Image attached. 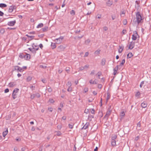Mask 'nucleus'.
<instances>
[{
    "mask_svg": "<svg viewBox=\"0 0 151 151\" xmlns=\"http://www.w3.org/2000/svg\"><path fill=\"white\" fill-rule=\"evenodd\" d=\"M136 21L135 22H137L138 24L141 22V21L143 20L142 18L140 13L139 12H137L136 14Z\"/></svg>",
    "mask_w": 151,
    "mask_h": 151,
    "instance_id": "nucleus-1",
    "label": "nucleus"
},
{
    "mask_svg": "<svg viewBox=\"0 0 151 151\" xmlns=\"http://www.w3.org/2000/svg\"><path fill=\"white\" fill-rule=\"evenodd\" d=\"M111 108V106H110L109 107V108L108 110L106 112V114L104 117V118L106 119L107 120L108 119V117H109V115H110V114L111 113V110H110Z\"/></svg>",
    "mask_w": 151,
    "mask_h": 151,
    "instance_id": "nucleus-2",
    "label": "nucleus"
},
{
    "mask_svg": "<svg viewBox=\"0 0 151 151\" xmlns=\"http://www.w3.org/2000/svg\"><path fill=\"white\" fill-rule=\"evenodd\" d=\"M14 69L15 70H17L18 72H21L23 71V68H22L21 67H20L19 66H14Z\"/></svg>",
    "mask_w": 151,
    "mask_h": 151,
    "instance_id": "nucleus-3",
    "label": "nucleus"
},
{
    "mask_svg": "<svg viewBox=\"0 0 151 151\" xmlns=\"http://www.w3.org/2000/svg\"><path fill=\"white\" fill-rule=\"evenodd\" d=\"M35 47H37V48H34V47L32 46V49H33L31 52L33 54H35L36 53V51L38 50L39 48L38 46L34 45Z\"/></svg>",
    "mask_w": 151,
    "mask_h": 151,
    "instance_id": "nucleus-4",
    "label": "nucleus"
},
{
    "mask_svg": "<svg viewBox=\"0 0 151 151\" xmlns=\"http://www.w3.org/2000/svg\"><path fill=\"white\" fill-rule=\"evenodd\" d=\"M65 48V47H64L63 45H60L57 48V51L58 52H60L63 50Z\"/></svg>",
    "mask_w": 151,
    "mask_h": 151,
    "instance_id": "nucleus-5",
    "label": "nucleus"
},
{
    "mask_svg": "<svg viewBox=\"0 0 151 151\" xmlns=\"http://www.w3.org/2000/svg\"><path fill=\"white\" fill-rule=\"evenodd\" d=\"M16 8V6H15L13 5L12 6H9V8L8 9V12H9L11 13L12 12L13 10L14 9H15Z\"/></svg>",
    "mask_w": 151,
    "mask_h": 151,
    "instance_id": "nucleus-6",
    "label": "nucleus"
},
{
    "mask_svg": "<svg viewBox=\"0 0 151 151\" xmlns=\"http://www.w3.org/2000/svg\"><path fill=\"white\" fill-rule=\"evenodd\" d=\"M134 42H131L129 46V49L130 50L133 49L134 47Z\"/></svg>",
    "mask_w": 151,
    "mask_h": 151,
    "instance_id": "nucleus-7",
    "label": "nucleus"
},
{
    "mask_svg": "<svg viewBox=\"0 0 151 151\" xmlns=\"http://www.w3.org/2000/svg\"><path fill=\"white\" fill-rule=\"evenodd\" d=\"M64 37L63 36H60L59 38L56 39L57 40V42L58 43H60L62 41V40L63 39Z\"/></svg>",
    "mask_w": 151,
    "mask_h": 151,
    "instance_id": "nucleus-8",
    "label": "nucleus"
},
{
    "mask_svg": "<svg viewBox=\"0 0 151 151\" xmlns=\"http://www.w3.org/2000/svg\"><path fill=\"white\" fill-rule=\"evenodd\" d=\"M16 23V21H11L8 22V25L10 26H14Z\"/></svg>",
    "mask_w": 151,
    "mask_h": 151,
    "instance_id": "nucleus-9",
    "label": "nucleus"
},
{
    "mask_svg": "<svg viewBox=\"0 0 151 151\" xmlns=\"http://www.w3.org/2000/svg\"><path fill=\"white\" fill-rule=\"evenodd\" d=\"M147 103L146 102L144 101L141 103V106L143 108H145L147 106Z\"/></svg>",
    "mask_w": 151,
    "mask_h": 151,
    "instance_id": "nucleus-10",
    "label": "nucleus"
},
{
    "mask_svg": "<svg viewBox=\"0 0 151 151\" xmlns=\"http://www.w3.org/2000/svg\"><path fill=\"white\" fill-rule=\"evenodd\" d=\"M113 2L110 0H109L106 3L107 5L109 6H110L112 4Z\"/></svg>",
    "mask_w": 151,
    "mask_h": 151,
    "instance_id": "nucleus-11",
    "label": "nucleus"
},
{
    "mask_svg": "<svg viewBox=\"0 0 151 151\" xmlns=\"http://www.w3.org/2000/svg\"><path fill=\"white\" fill-rule=\"evenodd\" d=\"M30 55L29 54H26L25 55L24 59L26 60H28L30 58Z\"/></svg>",
    "mask_w": 151,
    "mask_h": 151,
    "instance_id": "nucleus-12",
    "label": "nucleus"
},
{
    "mask_svg": "<svg viewBox=\"0 0 151 151\" xmlns=\"http://www.w3.org/2000/svg\"><path fill=\"white\" fill-rule=\"evenodd\" d=\"M119 49L118 50V52L119 53H121L123 50L124 47L123 46V47L122 46H121L120 45L119 46Z\"/></svg>",
    "mask_w": 151,
    "mask_h": 151,
    "instance_id": "nucleus-13",
    "label": "nucleus"
},
{
    "mask_svg": "<svg viewBox=\"0 0 151 151\" xmlns=\"http://www.w3.org/2000/svg\"><path fill=\"white\" fill-rule=\"evenodd\" d=\"M89 124V123H86L85 125L83 126V127L82 128V129H86L88 127V126Z\"/></svg>",
    "mask_w": 151,
    "mask_h": 151,
    "instance_id": "nucleus-14",
    "label": "nucleus"
},
{
    "mask_svg": "<svg viewBox=\"0 0 151 151\" xmlns=\"http://www.w3.org/2000/svg\"><path fill=\"white\" fill-rule=\"evenodd\" d=\"M8 132V129L7 128L6 130L4 131L3 133V136L4 137H5L7 134Z\"/></svg>",
    "mask_w": 151,
    "mask_h": 151,
    "instance_id": "nucleus-15",
    "label": "nucleus"
},
{
    "mask_svg": "<svg viewBox=\"0 0 151 151\" xmlns=\"http://www.w3.org/2000/svg\"><path fill=\"white\" fill-rule=\"evenodd\" d=\"M9 85L10 87H13L16 85V84L14 82H11L9 83Z\"/></svg>",
    "mask_w": 151,
    "mask_h": 151,
    "instance_id": "nucleus-16",
    "label": "nucleus"
},
{
    "mask_svg": "<svg viewBox=\"0 0 151 151\" xmlns=\"http://www.w3.org/2000/svg\"><path fill=\"white\" fill-rule=\"evenodd\" d=\"M26 36H27L28 37L30 38V39H29V41L32 40V39H33L35 37V36H29V35H26Z\"/></svg>",
    "mask_w": 151,
    "mask_h": 151,
    "instance_id": "nucleus-17",
    "label": "nucleus"
},
{
    "mask_svg": "<svg viewBox=\"0 0 151 151\" xmlns=\"http://www.w3.org/2000/svg\"><path fill=\"white\" fill-rule=\"evenodd\" d=\"M7 6V5L5 4H4V3L0 4V7L2 8H4V7H6Z\"/></svg>",
    "mask_w": 151,
    "mask_h": 151,
    "instance_id": "nucleus-18",
    "label": "nucleus"
},
{
    "mask_svg": "<svg viewBox=\"0 0 151 151\" xmlns=\"http://www.w3.org/2000/svg\"><path fill=\"white\" fill-rule=\"evenodd\" d=\"M111 145L113 146H115L116 145V141L115 140H112L111 142Z\"/></svg>",
    "mask_w": 151,
    "mask_h": 151,
    "instance_id": "nucleus-19",
    "label": "nucleus"
},
{
    "mask_svg": "<svg viewBox=\"0 0 151 151\" xmlns=\"http://www.w3.org/2000/svg\"><path fill=\"white\" fill-rule=\"evenodd\" d=\"M89 83L91 84H97V83L96 81V80L93 81L92 80H90Z\"/></svg>",
    "mask_w": 151,
    "mask_h": 151,
    "instance_id": "nucleus-20",
    "label": "nucleus"
},
{
    "mask_svg": "<svg viewBox=\"0 0 151 151\" xmlns=\"http://www.w3.org/2000/svg\"><path fill=\"white\" fill-rule=\"evenodd\" d=\"M19 90L18 88H15L14 89L13 93L16 94V93L18 92Z\"/></svg>",
    "mask_w": 151,
    "mask_h": 151,
    "instance_id": "nucleus-21",
    "label": "nucleus"
},
{
    "mask_svg": "<svg viewBox=\"0 0 151 151\" xmlns=\"http://www.w3.org/2000/svg\"><path fill=\"white\" fill-rule=\"evenodd\" d=\"M133 56L132 52H129L127 55V58H130Z\"/></svg>",
    "mask_w": 151,
    "mask_h": 151,
    "instance_id": "nucleus-22",
    "label": "nucleus"
},
{
    "mask_svg": "<svg viewBox=\"0 0 151 151\" xmlns=\"http://www.w3.org/2000/svg\"><path fill=\"white\" fill-rule=\"evenodd\" d=\"M25 54L23 53H20L19 55V57L22 58H24Z\"/></svg>",
    "mask_w": 151,
    "mask_h": 151,
    "instance_id": "nucleus-23",
    "label": "nucleus"
},
{
    "mask_svg": "<svg viewBox=\"0 0 151 151\" xmlns=\"http://www.w3.org/2000/svg\"><path fill=\"white\" fill-rule=\"evenodd\" d=\"M117 136L116 135H112L111 136V139L112 140H115V139L117 138Z\"/></svg>",
    "mask_w": 151,
    "mask_h": 151,
    "instance_id": "nucleus-24",
    "label": "nucleus"
},
{
    "mask_svg": "<svg viewBox=\"0 0 151 151\" xmlns=\"http://www.w3.org/2000/svg\"><path fill=\"white\" fill-rule=\"evenodd\" d=\"M105 62H106L105 59L104 58H103L102 60V61L101 62V64L102 65H104L105 64Z\"/></svg>",
    "mask_w": 151,
    "mask_h": 151,
    "instance_id": "nucleus-25",
    "label": "nucleus"
},
{
    "mask_svg": "<svg viewBox=\"0 0 151 151\" xmlns=\"http://www.w3.org/2000/svg\"><path fill=\"white\" fill-rule=\"evenodd\" d=\"M51 46L52 49H53L56 47L55 43L52 42Z\"/></svg>",
    "mask_w": 151,
    "mask_h": 151,
    "instance_id": "nucleus-26",
    "label": "nucleus"
},
{
    "mask_svg": "<svg viewBox=\"0 0 151 151\" xmlns=\"http://www.w3.org/2000/svg\"><path fill=\"white\" fill-rule=\"evenodd\" d=\"M137 35H135L134 34L132 35V39L133 40H135L137 39Z\"/></svg>",
    "mask_w": 151,
    "mask_h": 151,
    "instance_id": "nucleus-27",
    "label": "nucleus"
},
{
    "mask_svg": "<svg viewBox=\"0 0 151 151\" xmlns=\"http://www.w3.org/2000/svg\"><path fill=\"white\" fill-rule=\"evenodd\" d=\"M43 24L42 23H40L39 24H38L37 27V28H41L43 27Z\"/></svg>",
    "mask_w": 151,
    "mask_h": 151,
    "instance_id": "nucleus-28",
    "label": "nucleus"
},
{
    "mask_svg": "<svg viewBox=\"0 0 151 151\" xmlns=\"http://www.w3.org/2000/svg\"><path fill=\"white\" fill-rule=\"evenodd\" d=\"M48 28L47 27H45L42 29V31L43 32H46L47 31Z\"/></svg>",
    "mask_w": 151,
    "mask_h": 151,
    "instance_id": "nucleus-29",
    "label": "nucleus"
},
{
    "mask_svg": "<svg viewBox=\"0 0 151 151\" xmlns=\"http://www.w3.org/2000/svg\"><path fill=\"white\" fill-rule=\"evenodd\" d=\"M35 94V97L38 98H40L41 96L40 94L39 93H36Z\"/></svg>",
    "mask_w": 151,
    "mask_h": 151,
    "instance_id": "nucleus-30",
    "label": "nucleus"
},
{
    "mask_svg": "<svg viewBox=\"0 0 151 151\" xmlns=\"http://www.w3.org/2000/svg\"><path fill=\"white\" fill-rule=\"evenodd\" d=\"M40 67L44 69H45L47 67V66L44 65H40Z\"/></svg>",
    "mask_w": 151,
    "mask_h": 151,
    "instance_id": "nucleus-31",
    "label": "nucleus"
},
{
    "mask_svg": "<svg viewBox=\"0 0 151 151\" xmlns=\"http://www.w3.org/2000/svg\"><path fill=\"white\" fill-rule=\"evenodd\" d=\"M140 92L138 91L135 94V96L139 98L140 96Z\"/></svg>",
    "mask_w": 151,
    "mask_h": 151,
    "instance_id": "nucleus-32",
    "label": "nucleus"
},
{
    "mask_svg": "<svg viewBox=\"0 0 151 151\" xmlns=\"http://www.w3.org/2000/svg\"><path fill=\"white\" fill-rule=\"evenodd\" d=\"M70 14L72 15H74L75 14V12L74 10H72L70 12Z\"/></svg>",
    "mask_w": 151,
    "mask_h": 151,
    "instance_id": "nucleus-33",
    "label": "nucleus"
},
{
    "mask_svg": "<svg viewBox=\"0 0 151 151\" xmlns=\"http://www.w3.org/2000/svg\"><path fill=\"white\" fill-rule=\"evenodd\" d=\"M32 77L31 76H28L27 78V81L29 82L32 79Z\"/></svg>",
    "mask_w": 151,
    "mask_h": 151,
    "instance_id": "nucleus-34",
    "label": "nucleus"
},
{
    "mask_svg": "<svg viewBox=\"0 0 151 151\" xmlns=\"http://www.w3.org/2000/svg\"><path fill=\"white\" fill-rule=\"evenodd\" d=\"M69 127L70 128L72 129L73 127V124L72 123L71 124H69L68 125Z\"/></svg>",
    "mask_w": 151,
    "mask_h": 151,
    "instance_id": "nucleus-35",
    "label": "nucleus"
},
{
    "mask_svg": "<svg viewBox=\"0 0 151 151\" xmlns=\"http://www.w3.org/2000/svg\"><path fill=\"white\" fill-rule=\"evenodd\" d=\"M125 62V60L124 59H123L122 60V62L120 64V65H123Z\"/></svg>",
    "mask_w": 151,
    "mask_h": 151,
    "instance_id": "nucleus-36",
    "label": "nucleus"
},
{
    "mask_svg": "<svg viewBox=\"0 0 151 151\" xmlns=\"http://www.w3.org/2000/svg\"><path fill=\"white\" fill-rule=\"evenodd\" d=\"M110 94L109 93H108L107 97L106 98V101H108V100L110 99Z\"/></svg>",
    "mask_w": 151,
    "mask_h": 151,
    "instance_id": "nucleus-37",
    "label": "nucleus"
},
{
    "mask_svg": "<svg viewBox=\"0 0 151 151\" xmlns=\"http://www.w3.org/2000/svg\"><path fill=\"white\" fill-rule=\"evenodd\" d=\"M12 96L14 99H15L17 98L16 94L13 93Z\"/></svg>",
    "mask_w": 151,
    "mask_h": 151,
    "instance_id": "nucleus-38",
    "label": "nucleus"
},
{
    "mask_svg": "<svg viewBox=\"0 0 151 151\" xmlns=\"http://www.w3.org/2000/svg\"><path fill=\"white\" fill-rule=\"evenodd\" d=\"M100 50H96V51H95L94 53L96 55H99V53H100Z\"/></svg>",
    "mask_w": 151,
    "mask_h": 151,
    "instance_id": "nucleus-39",
    "label": "nucleus"
},
{
    "mask_svg": "<svg viewBox=\"0 0 151 151\" xmlns=\"http://www.w3.org/2000/svg\"><path fill=\"white\" fill-rule=\"evenodd\" d=\"M141 126V124L140 122H139L137 124V127H140Z\"/></svg>",
    "mask_w": 151,
    "mask_h": 151,
    "instance_id": "nucleus-40",
    "label": "nucleus"
},
{
    "mask_svg": "<svg viewBox=\"0 0 151 151\" xmlns=\"http://www.w3.org/2000/svg\"><path fill=\"white\" fill-rule=\"evenodd\" d=\"M72 88L71 86H69L67 89V91L68 92H70L72 91Z\"/></svg>",
    "mask_w": 151,
    "mask_h": 151,
    "instance_id": "nucleus-41",
    "label": "nucleus"
},
{
    "mask_svg": "<svg viewBox=\"0 0 151 151\" xmlns=\"http://www.w3.org/2000/svg\"><path fill=\"white\" fill-rule=\"evenodd\" d=\"M90 42V40L89 39H88L85 41V43L86 44H88Z\"/></svg>",
    "mask_w": 151,
    "mask_h": 151,
    "instance_id": "nucleus-42",
    "label": "nucleus"
},
{
    "mask_svg": "<svg viewBox=\"0 0 151 151\" xmlns=\"http://www.w3.org/2000/svg\"><path fill=\"white\" fill-rule=\"evenodd\" d=\"M5 32V30L4 29H1L0 32L1 33L3 34Z\"/></svg>",
    "mask_w": 151,
    "mask_h": 151,
    "instance_id": "nucleus-43",
    "label": "nucleus"
},
{
    "mask_svg": "<svg viewBox=\"0 0 151 151\" xmlns=\"http://www.w3.org/2000/svg\"><path fill=\"white\" fill-rule=\"evenodd\" d=\"M35 97V94H33L32 95H31L30 96V98L32 99H34V98Z\"/></svg>",
    "mask_w": 151,
    "mask_h": 151,
    "instance_id": "nucleus-44",
    "label": "nucleus"
},
{
    "mask_svg": "<svg viewBox=\"0 0 151 151\" xmlns=\"http://www.w3.org/2000/svg\"><path fill=\"white\" fill-rule=\"evenodd\" d=\"M70 68H66L65 71H66V72L68 73L69 72H70Z\"/></svg>",
    "mask_w": 151,
    "mask_h": 151,
    "instance_id": "nucleus-45",
    "label": "nucleus"
},
{
    "mask_svg": "<svg viewBox=\"0 0 151 151\" xmlns=\"http://www.w3.org/2000/svg\"><path fill=\"white\" fill-rule=\"evenodd\" d=\"M91 113L93 114H95V110L94 109H92L91 111Z\"/></svg>",
    "mask_w": 151,
    "mask_h": 151,
    "instance_id": "nucleus-46",
    "label": "nucleus"
},
{
    "mask_svg": "<svg viewBox=\"0 0 151 151\" xmlns=\"http://www.w3.org/2000/svg\"><path fill=\"white\" fill-rule=\"evenodd\" d=\"M127 23V21L126 19H124L123 20V24L124 25H126Z\"/></svg>",
    "mask_w": 151,
    "mask_h": 151,
    "instance_id": "nucleus-47",
    "label": "nucleus"
},
{
    "mask_svg": "<svg viewBox=\"0 0 151 151\" xmlns=\"http://www.w3.org/2000/svg\"><path fill=\"white\" fill-rule=\"evenodd\" d=\"M120 115L121 116H123L125 115V113L124 111H122L120 114Z\"/></svg>",
    "mask_w": 151,
    "mask_h": 151,
    "instance_id": "nucleus-48",
    "label": "nucleus"
},
{
    "mask_svg": "<svg viewBox=\"0 0 151 151\" xmlns=\"http://www.w3.org/2000/svg\"><path fill=\"white\" fill-rule=\"evenodd\" d=\"M9 91V89L8 88H6L4 90V93H7Z\"/></svg>",
    "mask_w": 151,
    "mask_h": 151,
    "instance_id": "nucleus-49",
    "label": "nucleus"
},
{
    "mask_svg": "<svg viewBox=\"0 0 151 151\" xmlns=\"http://www.w3.org/2000/svg\"><path fill=\"white\" fill-rule=\"evenodd\" d=\"M88 88H85L84 89V93H86L87 92H88Z\"/></svg>",
    "mask_w": 151,
    "mask_h": 151,
    "instance_id": "nucleus-50",
    "label": "nucleus"
},
{
    "mask_svg": "<svg viewBox=\"0 0 151 151\" xmlns=\"http://www.w3.org/2000/svg\"><path fill=\"white\" fill-rule=\"evenodd\" d=\"M49 102L51 103H53L54 102V101L52 99H50L49 100Z\"/></svg>",
    "mask_w": 151,
    "mask_h": 151,
    "instance_id": "nucleus-51",
    "label": "nucleus"
},
{
    "mask_svg": "<svg viewBox=\"0 0 151 151\" xmlns=\"http://www.w3.org/2000/svg\"><path fill=\"white\" fill-rule=\"evenodd\" d=\"M61 133L60 132V131H58L57 132V134H56L57 136H59L61 135Z\"/></svg>",
    "mask_w": 151,
    "mask_h": 151,
    "instance_id": "nucleus-52",
    "label": "nucleus"
},
{
    "mask_svg": "<svg viewBox=\"0 0 151 151\" xmlns=\"http://www.w3.org/2000/svg\"><path fill=\"white\" fill-rule=\"evenodd\" d=\"M48 91L49 92H51L52 91V89L51 88H48Z\"/></svg>",
    "mask_w": 151,
    "mask_h": 151,
    "instance_id": "nucleus-53",
    "label": "nucleus"
},
{
    "mask_svg": "<svg viewBox=\"0 0 151 151\" xmlns=\"http://www.w3.org/2000/svg\"><path fill=\"white\" fill-rule=\"evenodd\" d=\"M89 112V111L88 109H85V113L86 114H88Z\"/></svg>",
    "mask_w": 151,
    "mask_h": 151,
    "instance_id": "nucleus-54",
    "label": "nucleus"
},
{
    "mask_svg": "<svg viewBox=\"0 0 151 151\" xmlns=\"http://www.w3.org/2000/svg\"><path fill=\"white\" fill-rule=\"evenodd\" d=\"M122 32L124 35L126 33V30L125 29L123 30Z\"/></svg>",
    "mask_w": 151,
    "mask_h": 151,
    "instance_id": "nucleus-55",
    "label": "nucleus"
},
{
    "mask_svg": "<svg viewBox=\"0 0 151 151\" xmlns=\"http://www.w3.org/2000/svg\"><path fill=\"white\" fill-rule=\"evenodd\" d=\"M88 54H89V53L88 52H86L85 54L84 57H87L88 55Z\"/></svg>",
    "mask_w": 151,
    "mask_h": 151,
    "instance_id": "nucleus-56",
    "label": "nucleus"
},
{
    "mask_svg": "<svg viewBox=\"0 0 151 151\" xmlns=\"http://www.w3.org/2000/svg\"><path fill=\"white\" fill-rule=\"evenodd\" d=\"M4 14V13L3 12L0 11V16H2Z\"/></svg>",
    "mask_w": 151,
    "mask_h": 151,
    "instance_id": "nucleus-57",
    "label": "nucleus"
},
{
    "mask_svg": "<svg viewBox=\"0 0 151 151\" xmlns=\"http://www.w3.org/2000/svg\"><path fill=\"white\" fill-rule=\"evenodd\" d=\"M102 74L100 72H98L97 73L98 76L99 77Z\"/></svg>",
    "mask_w": 151,
    "mask_h": 151,
    "instance_id": "nucleus-58",
    "label": "nucleus"
},
{
    "mask_svg": "<svg viewBox=\"0 0 151 151\" xmlns=\"http://www.w3.org/2000/svg\"><path fill=\"white\" fill-rule=\"evenodd\" d=\"M68 84L69 86H71V82L69 81L68 82Z\"/></svg>",
    "mask_w": 151,
    "mask_h": 151,
    "instance_id": "nucleus-59",
    "label": "nucleus"
},
{
    "mask_svg": "<svg viewBox=\"0 0 151 151\" xmlns=\"http://www.w3.org/2000/svg\"><path fill=\"white\" fill-rule=\"evenodd\" d=\"M114 75H116V73H117V70H114Z\"/></svg>",
    "mask_w": 151,
    "mask_h": 151,
    "instance_id": "nucleus-60",
    "label": "nucleus"
},
{
    "mask_svg": "<svg viewBox=\"0 0 151 151\" xmlns=\"http://www.w3.org/2000/svg\"><path fill=\"white\" fill-rule=\"evenodd\" d=\"M84 69V67H81L79 68V70H82Z\"/></svg>",
    "mask_w": 151,
    "mask_h": 151,
    "instance_id": "nucleus-61",
    "label": "nucleus"
},
{
    "mask_svg": "<svg viewBox=\"0 0 151 151\" xmlns=\"http://www.w3.org/2000/svg\"><path fill=\"white\" fill-rule=\"evenodd\" d=\"M17 141L18 142L21 140V139L20 138H16V139Z\"/></svg>",
    "mask_w": 151,
    "mask_h": 151,
    "instance_id": "nucleus-62",
    "label": "nucleus"
},
{
    "mask_svg": "<svg viewBox=\"0 0 151 151\" xmlns=\"http://www.w3.org/2000/svg\"><path fill=\"white\" fill-rule=\"evenodd\" d=\"M62 126L61 125H58L57 126V128L58 129H60L61 128Z\"/></svg>",
    "mask_w": 151,
    "mask_h": 151,
    "instance_id": "nucleus-63",
    "label": "nucleus"
},
{
    "mask_svg": "<svg viewBox=\"0 0 151 151\" xmlns=\"http://www.w3.org/2000/svg\"><path fill=\"white\" fill-rule=\"evenodd\" d=\"M42 147H40L39 149V150L38 151H42Z\"/></svg>",
    "mask_w": 151,
    "mask_h": 151,
    "instance_id": "nucleus-64",
    "label": "nucleus"
}]
</instances>
